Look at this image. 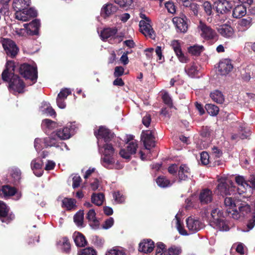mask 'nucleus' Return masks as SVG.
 Returning <instances> with one entry per match:
<instances>
[{"instance_id":"nucleus-1","label":"nucleus","mask_w":255,"mask_h":255,"mask_svg":"<svg viewBox=\"0 0 255 255\" xmlns=\"http://www.w3.org/2000/svg\"><path fill=\"white\" fill-rule=\"evenodd\" d=\"M94 134L97 138L99 151L102 155L101 164L107 169H122L123 166L118 161H116L114 157L115 149L109 143L114 133L105 127L101 126L97 131H95Z\"/></svg>"},{"instance_id":"nucleus-2","label":"nucleus","mask_w":255,"mask_h":255,"mask_svg":"<svg viewBox=\"0 0 255 255\" xmlns=\"http://www.w3.org/2000/svg\"><path fill=\"white\" fill-rule=\"evenodd\" d=\"M13 70L12 64L7 63L6 69L2 73V78L4 81H9L10 90L18 93H22L24 91L25 85L23 81L17 75H14L12 72Z\"/></svg>"},{"instance_id":"nucleus-3","label":"nucleus","mask_w":255,"mask_h":255,"mask_svg":"<svg viewBox=\"0 0 255 255\" xmlns=\"http://www.w3.org/2000/svg\"><path fill=\"white\" fill-rule=\"evenodd\" d=\"M224 205L227 208V211L231 214L235 219H238L240 217V214L244 216L245 213L250 211V207L248 205L241 206L238 201L234 200L232 197H226L224 199Z\"/></svg>"},{"instance_id":"nucleus-4","label":"nucleus","mask_w":255,"mask_h":255,"mask_svg":"<svg viewBox=\"0 0 255 255\" xmlns=\"http://www.w3.org/2000/svg\"><path fill=\"white\" fill-rule=\"evenodd\" d=\"M223 212L220 207H214L211 211L210 224L214 228L221 231H227L229 227L224 219Z\"/></svg>"},{"instance_id":"nucleus-5","label":"nucleus","mask_w":255,"mask_h":255,"mask_svg":"<svg viewBox=\"0 0 255 255\" xmlns=\"http://www.w3.org/2000/svg\"><path fill=\"white\" fill-rule=\"evenodd\" d=\"M20 74L25 78L29 79L30 85L35 83L37 79V71L36 66L24 63L19 67Z\"/></svg>"},{"instance_id":"nucleus-6","label":"nucleus","mask_w":255,"mask_h":255,"mask_svg":"<svg viewBox=\"0 0 255 255\" xmlns=\"http://www.w3.org/2000/svg\"><path fill=\"white\" fill-rule=\"evenodd\" d=\"M77 128L75 122L68 123L62 128L59 129L55 132L57 137L60 139H69Z\"/></svg>"},{"instance_id":"nucleus-7","label":"nucleus","mask_w":255,"mask_h":255,"mask_svg":"<svg viewBox=\"0 0 255 255\" xmlns=\"http://www.w3.org/2000/svg\"><path fill=\"white\" fill-rule=\"evenodd\" d=\"M0 42L8 56L13 58L17 55L19 49L13 40L7 38H2L0 40Z\"/></svg>"},{"instance_id":"nucleus-8","label":"nucleus","mask_w":255,"mask_h":255,"mask_svg":"<svg viewBox=\"0 0 255 255\" xmlns=\"http://www.w3.org/2000/svg\"><path fill=\"white\" fill-rule=\"evenodd\" d=\"M198 28L202 37L206 40L214 39L217 38L216 31L202 21H200Z\"/></svg>"},{"instance_id":"nucleus-9","label":"nucleus","mask_w":255,"mask_h":255,"mask_svg":"<svg viewBox=\"0 0 255 255\" xmlns=\"http://www.w3.org/2000/svg\"><path fill=\"white\" fill-rule=\"evenodd\" d=\"M37 11L33 8H24L15 11V18L21 21H26L37 16Z\"/></svg>"},{"instance_id":"nucleus-10","label":"nucleus","mask_w":255,"mask_h":255,"mask_svg":"<svg viewBox=\"0 0 255 255\" xmlns=\"http://www.w3.org/2000/svg\"><path fill=\"white\" fill-rule=\"evenodd\" d=\"M44 144L45 147L54 146L56 147H60L63 150L64 147L68 150L67 145L63 142H59V138L55 134V132H53L50 136L43 138Z\"/></svg>"},{"instance_id":"nucleus-11","label":"nucleus","mask_w":255,"mask_h":255,"mask_svg":"<svg viewBox=\"0 0 255 255\" xmlns=\"http://www.w3.org/2000/svg\"><path fill=\"white\" fill-rule=\"evenodd\" d=\"M219 182L217 190L220 194L222 196L230 195L234 185L233 181L226 178L222 177L219 180Z\"/></svg>"},{"instance_id":"nucleus-12","label":"nucleus","mask_w":255,"mask_h":255,"mask_svg":"<svg viewBox=\"0 0 255 255\" xmlns=\"http://www.w3.org/2000/svg\"><path fill=\"white\" fill-rule=\"evenodd\" d=\"M141 138L146 149L149 150L151 148L155 146V137L153 131L149 130L143 131L141 135Z\"/></svg>"},{"instance_id":"nucleus-13","label":"nucleus","mask_w":255,"mask_h":255,"mask_svg":"<svg viewBox=\"0 0 255 255\" xmlns=\"http://www.w3.org/2000/svg\"><path fill=\"white\" fill-rule=\"evenodd\" d=\"M171 46L180 62L186 63L189 61L188 58L185 55L182 51L181 44L179 40H172L171 42Z\"/></svg>"},{"instance_id":"nucleus-14","label":"nucleus","mask_w":255,"mask_h":255,"mask_svg":"<svg viewBox=\"0 0 255 255\" xmlns=\"http://www.w3.org/2000/svg\"><path fill=\"white\" fill-rule=\"evenodd\" d=\"M151 23V20H140L139 23V26L140 31L145 36L152 38L154 37L155 34Z\"/></svg>"},{"instance_id":"nucleus-15","label":"nucleus","mask_w":255,"mask_h":255,"mask_svg":"<svg viewBox=\"0 0 255 255\" xmlns=\"http://www.w3.org/2000/svg\"><path fill=\"white\" fill-rule=\"evenodd\" d=\"M9 209L6 204L0 201V220L3 223H9L14 218L12 214H8Z\"/></svg>"},{"instance_id":"nucleus-16","label":"nucleus","mask_w":255,"mask_h":255,"mask_svg":"<svg viewBox=\"0 0 255 255\" xmlns=\"http://www.w3.org/2000/svg\"><path fill=\"white\" fill-rule=\"evenodd\" d=\"M137 147V142L136 140L132 141L128 143L126 149L121 150L120 154L123 158L128 159L131 154L135 153Z\"/></svg>"},{"instance_id":"nucleus-17","label":"nucleus","mask_w":255,"mask_h":255,"mask_svg":"<svg viewBox=\"0 0 255 255\" xmlns=\"http://www.w3.org/2000/svg\"><path fill=\"white\" fill-rule=\"evenodd\" d=\"M235 180L239 186L237 190L239 195L246 194L248 190H251V186L244 176L238 175L235 177Z\"/></svg>"},{"instance_id":"nucleus-18","label":"nucleus","mask_w":255,"mask_h":255,"mask_svg":"<svg viewBox=\"0 0 255 255\" xmlns=\"http://www.w3.org/2000/svg\"><path fill=\"white\" fill-rule=\"evenodd\" d=\"M186 225L191 233L197 232L203 227L202 223L198 219L189 217L186 219Z\"/></svg>"},{"instance_id":"nucleus-19","label":"nucleus","mask_w":255,"mask_h":255,"mask_svg":"<svg viewBox=\"0 0 255 255\" xmlns=\"http://www.w3.org/2000/svg\"><path fill=\"white\" fill-rule=\"evenodd\" d=\"M233 68L231 61L228 59H224L219 63L218 71L221 75H226L231 71Z\"/></svg>"},{"instance_id":"nucleus-20","label":"nucleus","mask_w":255,"mask_h":255,"mask_svg":"<svg viewBox=\"0 0 255 255\" xmlns=\"http://www.w3.org/2000/svg\"><path fill=\"white\" fill-rule=\"evenodd\" d=\"M154 248V242L151 239H145L139 243L138 251L140 252L147 254L151 253Z\"/></svg>"},{"instance_id":"nucleus-21","label":"nucleus","mask_w":255,"mask_h":255,"mask_svg":"<svg viewBox=\"0 0 255 255\" xmlns=\"http://www.w3.org/2000/svg\"><path fill=\"white\" fill-rule=\"evenodd\" d=\"M232 7V2L227 0H220L217 2L216 10L219 13H226L231 10Z\"/></svg>"},{"instance_id":"nucleus-22","label":"nucleus","mask_w":255,"mask_h":255,"mask_svg":"<svg viewBox=\"0 0 255 255\" xmlns=\"http://www.w3.org/2000/svg\"><path fill=\"white\" fill-rule=\"evenodd\" d=\"M26 28L28 35H36L38 33L40 27V21L38 19H35L29 23L23 24Z\"/></svg>"},{"instance_id":"nucleus-23","label":"nucleus","mask_w":255,"mask_h":255,"mask_svg":"<svg viewBox=\"0 0 255 255\" xmlns=\"http://www.w3.org/2000/svg\"><path fill=\"white\" fill-rule=\"evenodd\" d=\"M42 161L39 158H35L31 161L30 164L31 168L36 176L40 177L42 175L43 171H37L42 169Z\"/></svg>"},{"instance_id":"nucleus-24","label":"nucleus","mask_w":255,"mask_h":255,"mask_svg":"<svg viewBox=\"0 0 255 255\" xmlns=\"http://www.w3.org/2000/svg\"><path fill=\"white\" fill-rule=\"evenodd\" d=\"M172 21L178 31L183 33L186 32L188 28L187 24L183 18L175 17L173 18Z\"/></svg>"},{"instance_id":"nucleus-25","label":"nucleus","mask_w":255,"mask_h":255,"mask_svg":"<svg viewBox=\"0 0 255 255\" xmlns=\"http://www.w3.org/2000/svg\"><path fill=\"white\" fill-rule=\"evenodd\" d=\"M96 214L94 209H90L87 214L86 218L90 223V225L93 229L99 228V221L96 218Z\"/></svg>"},{"instance_id":"nucleus-26","label":"nucleus","mask_w":255,"mask_h":255,"mask_svg":"<svg viewBox=\"0 0 255 255\" xmlns=\"http://www.w3.org/2000/svg\"><path fill=\"white\" fill-rule=\"evenodd\" d=\"M212 199L213 194L211 190L205 189L200 192L199 200L202 204H208L212 201Z\"/></svg>"},{"instance_id":"nucleus-27","label":"nucleus","mask_w":255,"mask_h":255,"mask_svg":"<svg viewBox=\"0 0 255 255\" xmlns=\"http://www.w3.org/2000/svg\"><path fill=\"white\" fill-rule=\"evenodd\" d=\"M247 13V8L243 4L236 5L233 9L232 16L235 18H240Z\"/></svg>"},{"instance_id":"nucleus-28","label":"nucleus","mask_w":255,"mask_h":255,"mask_svg":"<svg viewBox=\"0 0 255 255\" xmlns=\"http://www.w3.org/2000/svg\"><path fill=\"white\" fill-rule=\"evenodd\" d=\"M218 31L222 36L226 38L231 37L234 34L233 28L231 26L226 24L220 26L218 28Z\"/></svg>"},{"instance_id":"nucleus-29","label":"nucleus","mask_w":255,"mask_h":255,"mask_svg":"<svg viewBox=\"0 0 255 255\" xmlns=\"http://www.w3.org/2000/svg\"><path fill=\"white\" fill-rule=\"evenodd\" d=\"M117 10L118 7L116 5L113 4H107L102 8L101 14L103 17L106 18L116 12Z\"/></svg>"},{"instance_id":"nucleus-30","label":"nucleus","mask_w":255,"mask_h":255,"mask_svg":"<svg viewBox=\"0 0 255 255\" xmlns=\"http://www.w3.org/2000/svg\"><path fill=\"white\" fill-rule=\"evenodd\" d=\"M190 175V169L186 164H182L179 169L178 177L180 180H186Z\"/></svg>"},{"instance_id":"nucleus-31","label":"nucleus","mask_w":255,"mask_h":255,"mask_svg":"<svg viewBox=\"0 0 255 255\" xmlns=\"http://www.w3.org/2000/svg\"><path fill=\"white\" fill-rule=\"evenodd\" d=\"M73 238L76 245L78 247H84L87 244L85 237L79 232H74Z\"/></svg>"},{"instance_id":"nucleus-32","label":"nucleus","mask_w":255,"mask_h":255,"mask_svg":"<svg viewBox=\"0 0 255 255\" xmlns=\"http://www.w3.org/2000/svg\"><path fill=\"white\" fill-rule=\"evenodd\" d=\"M30 0H13V8L15 11L27 8L30 5Z\"/></svg>"},{"instance_id":"nucleus-33","label":"nucleus","mask_w":255,"mask_h":255,"mask_svg":"<svg viewBox=\"0 0 255 255\" xmlns=\"http://www.w3.org/2000/svg\"><path fill=\"white\" fill-rule=\"evenodd\" d=\"M41 127L43 131L48 134L50 130L56 127V123L50 120L45 119L42 121Z\"/></svg>"},{"instance_id":"nucleus-34","label":"nucleus","mask_w":255,"mask_h":255,"mask_svg":"<svg viewBox=\"0 0 255 255\" xmlns=\"http://www.w3.org/2000/svg\"><path fill=\"white\" fill-rule=\"evenodd\" d=\"M15 193L16 190L14 188L5 185L3 186L0 190V195L4 198H7L14 195Z\"/></svg>"},{"instance_id":"nucleus-35","label":"nucleus","mask_w":255,"mask_h":255,"mask_svg":"<svg viewBox=\"0 0 255 255\" xmlns=\"http://www.w3.org/2000/svg\"><path fill=\"white\" fill-rule=\"evenodd\" d=\"M185 71L189 77L193 78L197 75L199 70L197 65L193 63L191 65H187L185 67Z\"/></svg>"},{"instance_id":"nucleus-36","label":"nucleus","mask_w":255,"mask_h":255,"mask_svg":"<svg viewBox=\"0 0 255 255\" xmlns=\"http://www.w3.org/2000/svg\"><path fill=\"white\" fill-rule=\"evenodd\" d=\"M189 53L193 56H199L204 50V47L201 45H194L188 47Z\"/></svg>"},{"instance_id":"nucleus-37","label":"nucleus","mask_w":255,"mask_h":255,"mask_svg":"<svg viewBox=\"0 0 255 255\" xmlns=\"http://www.w3.org/2000/svg\"><path fill=\"white\" fill-rule=\"evenodd\" d=\"M117 32V29L111 28H105L101 31L100 36L103 40H105L110 37L114 36Z\"/></svg>"},{"instance_id":"nucleus-38","label":"nucleus","mask_w":255,"mask_h":255,"mask_svg":"<svg viewBox=\"0 0 255 255\" xmlns=\"http://www.w3.org/2000/svg\"><path fill=\"white\" fill-rule=\"evenodd\" d=\"M210 97L215 102L222 104L224 101V96L221 92L216 90L210 94Z\"/></svg>"},{"instance_id":"nucleus-39","label":"nucleus","mask_w":255,"mask_h":255,"mask_svg":"<svg viewBox=\"0 0 255 255\" xmlns=\"http://www.w3.org/2000/svg\"><path fill=\"white\" fill-rule=\"evenodd\" d=\"M104 200V195L103 193H93L91 196L92 202L97 206L101 205Z\"/></svg>"},{"instance_id":"nucleus-40","label":"nucleus","mask_w":255,"mask_h":255,"mask_svg":"<svg viewBox=\"0 0 255 255\" xmlns=\"http://www.w3.org/2000/svg\"><path fill=\"white\" fill-rule=\"evenodd\" d=\"M76 201L72 198H65L62 200V206L70 210L75 207Z\"/></svg>"},{"instance_id":"nucleus-41","label":"nucleus","mask_w":255,"mask_h":255,"mask_svg":"<svg viewBox=\"0 0 255 255\" xmlns=\"http://www.w3.org/2000/svg\"><path fill=\"white\" fill-rule=\"evenodd\" d=\"M173 222H175L176 228L181 235L183 236L188 235L186 231L183 228L182 223L180 221V218L178 217V214L175 216V219L173 220Z\"/></svg>"},{"instance_id":"nucleus-42","label":"nucleus","mask_w":255,"mask_h":255,"mask_svg":"<svg viewBox=\"0 0 255 255\" xmlns=\"http://www.w3.org/2000/svg\"><path fill=\"white\" fill-rule=\"evenodd\" d=\"M156 182L157 184L161 188H166L172 185L170 181L163 176L158 177L156 179Z\"/></svg>"},{"instance_id":"nucleus-43","label":"nucleus","mask_w":255,"mask_h":255,"mask_svg":"<svg viewBox=\"0 0 255 255\" xmlns=\"http://www.w3.org/2000/svg\"><path fill=\"white\" fill-rule=\"evenodd\" d=\"M84 214V211L80 210L75 215L74 221L77 226L83 227Z\"/></svg>"},{"instance_id":"nucleus-44","label":"nucleus","mask_w":255,"mask_h":255,"mask_svg":"<svg viewBox=\"0 0 255 255\" xmlns=\"http://www.w3.org/2000/svg\"><path fill=\"white\" fill-rule=\"evenodd\" d=\"M105 255H126V254L122 248L114 247L108 251Z\"/></svg>"},{"instance_id":"nucleus-45","label":"nucleus","mask_w":255,"mask_h":255,"mask_svg":"<svg viewBox=\"0 0 255 255\" xmlns=\"http://www.w3.org/2000/svg\"><path fill=\"white\" fill-rule=\"evenodd\" d=\"M205 108L207 112L212 116H216L219 111V108L213 104H207Z\"/></svg>"},{"instance_id":"nucleus-46","label":"nucleus","mask_w":255,"mask_h":255,"mask_svg":"<svg viewBox=\"0 0 255 255\" xmlns=\"http://www.w3.org/2000/svg\"><path fill=\"white\" fill-rule=\"evenodd\" d=\"M239 24L242 28L241 30L245 31L251 26L252 19L250 18H243L240 21Z\"/></svg>"},{"instance_id":"nucleus-47","label":"nucleus","mask_w":255,"mask_h":255,"mask_svg":"<svg viewBox=\"0 0 255 255\" xmlns=\"http://www.w3.org/2000/svg\"><path fill=\"white\" fill-rule=\"evenodd\" d=\"M11 175L14 182H18L21 179V171L18 168H12L11 170Z\"/></svg>"},{"instance_id":"nucleus-48","label":"nucleus","mask_w":255,"mask_h":255,"mask_svg":"<svg viewBox=\"0 0 255 255\" xmlns=\"http://www.w3.org/2000/svg\"><path fill=\"white\" fill-rule=\"evenodd\" d=\"M182 252L180 247L172 246L168 249L167 255H179Z\"/></svg>"},{"instance_id":"nucleus-49","label":"nucleus","mask_w":255,"mask_h":255,"mask_svg":"<svg viewBox=\"0 0 255 255\" xmlns=\"http://www.w3.org/2000/svg\"><path fill=\"white\" fill-rule=\"evenodd\" d=\"M78 255H97L96 252L92 248H86L78 252Z\"/></svg>"},{"instance_id":"nucleus-50","label":"nucleus","mask_w":255,"mask_h":255,"mask_svg":"<svg viewBox=\"0 0 255 255\" xmlns=\"http://www.w3.org/2000/svg\"><path fill=\"white\" fill-rule=\"evenodd\" d=\"M62 250L66 253H68L70 250L71 246L68 239L67 238H64L62 241Z\"/></svg>"},{"instance_id":"nucleus-51","label":"nucleus","mask_w":255,"mask_h":255,"mask_svg":"<svg viewBox=\"0 0 255 255\" xmlns=\"http://www.w3.org/2000/svg\"><path fill=\"white\" fill-rule=\"evenodd\" d=\"M34 147L37 152L41 150V149L44 147H45L44 144L43 138H35L34 140Z\"/></svg>"},{"instance_id":"nucleus-52","label":"nucleus","mask_w":255,"mask_h":255,"mask_svg":"<svg viewBox=\"0 0 255 255\" xmlns=\"http://www.w3.org/2000/svg\"><path fill=\"white\" fill-rule=\"evenodd\" d=\"M116 3L121 7L127 9L132 3V0H115Z\"/></svg>"},{"instance_id":"nucleus-53","label":"nucleus","mask_w":255,"mask_h":255,"mask_svg":"<svg viewBox=\"0 0 255 255\" xmlns=\"http://www.w3.org/2000/svg\"><path fill=\"white\" fill-rule=\"evenodd\" d=\"M13 32L15 34L19 37H25L28 35L27 29L24 27L23 28H15L13 29Z\"/></svg>"},{"instance_id":"nucleus-54","label":"nucleus","mask_w":255,"mask_h":255,"mask_svg":"<svg viewBox=\"0 0 255 255\" xmlns=\"http://www.w3.org/2000/svg\"><path fill=\"white\" fill-rule=\"evenodd\" d=\"M240 130L241 131V133H240V137L242 138H247L250 135V130L248 128H245V127H243V126L240 125Z\"/></svg>"},{"instance_id":"nucleus-55","label":"nucleus","mask_w":255,"mask_h":255,"mask_svg":"<svg viewBox=\"0 0 255 255\" xmlns=\"http://www.w3.org/2000/svg\"><path fill=\"white\" fill-rule=\"evenodd\" d=\"M72 187L73 188H76L80 186L82 179L78 174H74L72 178Z\"/></svg>"},{"instance_id":"nucleus-56","label":"nucleus","mask_w":255,"mask_h":255,"mask_svg":"<svg viewBox=\"0 0 255 255\" xmlns=\"http://www.w3.org/2000/svg\"><path fill=\"white\" fill-rule=\"evenodd\" d=\"M165 245L161 242H158L156 244L155 254L156 255H162L164 252Z\"/></svg>"},{"instance_id":"nucleus-57","label":"nucleus","mask_w":255,"mask_h":255,"mask_svg":"<svg viewBox=\"0 0 255 255\" xmlns=\"http://www.w3.org/2000/svg\"><path fill=\"white\" fill-rule=\"evenodd\" d=\"M162 100L164 103L169 107H172V100L169 95L165 92L162 96Z\"/></svg>"},{"instance_id":"nucleus-58","label":"nucleus","mask_w":255,"mask_h":255,"mask_svg":"<svg viewBox=\"0 0 255 255\" xmlns=\"http://www.w3.org/2000/svg\"><path fill=\"white\" fill-rule=\"evenodd\" d=\"M200 159L202 163L207 165L209 162V155L207 152L203 151L200 154Z\"/></svg>"},{"instance_id":"nucleus-59","label":"nucleus","mask_w":255,"mask_h":255,"mask_svg":"<svg viewBox=\"0 0 255 255\" xmlns=\"http://www.w3.org/2000/svg\"><path fill=\"white\" fill-rule=\"evenodd\" d=\"M113 197L115 201L120 203H123L125 200V196L120 192H115L113 194Z\"/></svg>"},{"instance_id":"nucleus-60","label":"nucleus","mask_w":255,"mask_h":255,"mask_svg":"<svg viewBox=\"0 0 255 255\" xmlns=\"http://www.w3.org/2000/svg\"><path fill=\"white\" fill-rule=\"evenodd\" d=\"M114 223V219L112 217H110L105 221L102 225V228L104 229H108L113 226Z\"/></svg>"},{"instance_id":"nucleus-61","label":"nucleus","mask_w":255,"mask_h":255,"mask_svg":"<svg viewBox=\"0 0 255 255\" xmlns=\"http://www.w3.org/2000/svg\"><path fill=\"white\" fill-rule=\"evenodd\" d=\"M124 73V68L122 66H117L115 68L114 76L115 77L122 76Z\"/></svg>"},{"instance_id":"nucleus-62","label":"nucleus","mask_w":255,"mask_h":255,"mask_svg":"<svg viewBox=\"0 0 255 255\" xmlns=\"http://www.w3.org/2000/svg\"><path fill=\"white\" fill-rule=\"evenodd\" d=\"M43 105L46 107L45 112L48 113L50 116H54L55 115V112L53 108L50 106V104L47 102H43Z\"/></svg>"},{"instance_id":"nucleus-63","label":"nucleus","mask_w":255,"mask_h":255,"mask_svg":"<svg viewBox=\"0 0 255 255\" xmlns=\"http://www.w3.org/2000/svg\"><path fill=\"white\" fill-rule=\"evenodd\" d=\"M71 91L70 89L68 88H65L62 89L58 95H60L61 98L66 100L68 96L71 94Z\"/></svg>"},{"instance_id":"nucleus-64","label":"nucleus","mask_w":255,"mask_h":255,"mask_svg":"<svg viewBox=\"0 0 255 255\" xmlns=\"http://www.w3.org/2000/svg\"><path fill=\"white\" fill-rule=\"evenodd\" d=\"M255 225V213L253 212L252 213V219L249 220V223L247 224V227L248 230L247 231H249L252 230Z\"/></svg>"}]
</instances>
